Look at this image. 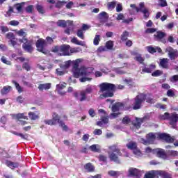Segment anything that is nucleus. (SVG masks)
<instances>
[{
    "label": "nucleus",
    "mask_w": 178,
    "mask_h": 178,
    "mask_svg": "<svg viewBox=\"0 0 178 178\" xmlns=\"http://www.w3.org/2000/svg\"><path fill=\"white\" fill-rule=\"evenodd\" d=\"M72 67L74 77L79 79V77L81 76L79 79L81 83H86V81H91L92 80L91 74H92V70H94L93 67L80 69L79 68V61L77 60L73 63Z\"/></svg>",
    "instance_id": "obj_1"
},
{
    "label": "nucleus",
    "mask_w": 178,
    "mask_h": 178,
    "mask_svg": "<svg viewBox=\"0 0 178 178\" xmlns=\"http://www.w3.org/2000/svg\"><path fill=\"white\" fill-rule=\"evenodd\" d=\"M99 88L101 92H104L99 95V98L100 99H104V98H112V97L115 95L116 88L118 90H123L124 86L118 85V87H116V85L113 83L104 82L99 85Z\"/></svg>",
    "instance_id": "obj_2"
},
{
    "label": "nucleus",
    "mask_w": 178,
    "mask_h": 178,
    "mask_svg": "<svg viewBox=\"0 0 178 178\" xmlns=\"http://www.w3.org/2000/svg\"><path fill=\"white\" fill-rule=\"evenodd\" d=\"M145 101L147 104H155V100L153 98H147V95L145 93H139L135 97V98H134L132 109L134 111H138V109H141V106H143V104H144Z\"/></svg>",
    "instance_id": "obj_3"
},
{
    "label": "nucleus",
    "mask_w": 178,
    "mask_h": 178,
    "mask_svg": "<svg viewBox=\"0 0 178 178\" xmlns=\"http://www.w3.org/2000/svg\"><path fill=\"white\" fill-rule=\"evenodd\" d=\"M109 152L108 158L111 162H115V163H120V159L119 156H123V154L118 145H113L108 147Z\"/></svg>",
    "instance_id": "obj_4"
},
{
    "label": "nucleus",
    "mask_w": 178,
    "mask_h": 178,
    "mask_svg": "<svg viewBox=\"0 0 178 178\" xmlns=\"http://www.w3.org/2000/svg\"><path fill=\"white\" fill-rule=\"evenodd\" d=\"M158 176L161 178H173L172 174L163 170H150L145 174L144 178H156Z\"/></svg>",
    "instance_id": "obj_5"
},
{
    "label": "nucleus",
    "mask_w": 178,
    "mask_h": 178,
    "mask_svg": "<svg viewBox=\"0 0 178 178\" xmlns=\"http://www.w3.org/2000/svg\"><path fill=\"white\" fill-rule=\"evenodd\" d=\"M91 92H92V86L88 85L85 90H81L80 92L79 95V92H74L73 93V95L74 98H76V99H77L78 101H80V102H83L84 101H86L87 94H91Z\"/></svg>",
    "instance_id": "obj_6"
},
{
    "label": "nucleus",
    "mask_w": 178,
    "mask_h": 178,
    "mask_svg": "<svg viewBox=\"0 0 178 178\" xmlns=\"http://www.w3.org/2000/svg\"><path fill=\"white\" fill-rule=\"evenodd\" d=\"M163 120H169L170 126H176L178 122V114L176 113H165L164 115H161Z\"/></svg>",
    "instance_id": "obj_7"
},
{
    "label": "nucleus",
    "mask_w": 178,
    "mask_h": 178,
    "mask_svg": "<svg viewBox=\"0 0 178 178\" xmlns=\"http://www.w3.org/2000/svg\"><path fill=\"white\" fill-rule=\"evenodd\" d=\"M51 120L53 123H54V126L57 124V123H58V124L60 126V127H62L64 131H67V130H69V127H67L65 124V122H63V120H60V118L59 117V115H58V113H53Z\"/></svg>",
    "instance_id": "obj_8"
},
{
    "label": "nucleus",
    "mask_w": 178,
    "mask_h": 178,
    "mask_svg": "<svg viewBox=\"0 0 178 178\" xmlns=\"http://www.w3.org/2000/svg\"><path fill=\"white\" fill-rule=\"evenodd\" d=\"M35 45H36L37 51L38 52H41L42 54L47 55V51H45V47H47V42H45V40L42 38L38 39L36 41Z\"/></svg>",
    "instance_id": "obj_9"
},
{
    "label": "nucleus",
    "mask_w": 178,
    "mask_h": 178,
    "mask_svg": "<svg viewBox=\"0 0 178 178\" xmlns=\"http://www.w3.org/2000/svg\"><path fill=\"white\" fill-rule=\"evenodd\" d=\"M24 41H25V42H24L22 44L24 51L29 52V54H33V51H34V47H33V40H29L27 38H24Z\"/></svg>",
    "instance_id": "obj_10"
},
{
    "label": "nucleus",
    "mask_w": 178,
    "mask_h": 178,
    "mask_svg": "<svg viewBox=\"0 0 178 178\" xmlns=\"http://www.w3.org/2000/svg\"><path fill=\"white\" fill-rule=\"evenodd\" d=\"M166 37V33L162 32L161 31H157L156 34L154 35V38L155 41H160L163 44H166L168 41L165 38Z\"/></svg>",
    "instance_id": "obj_11"
},
{
    "label": "nucleus",
    "mask_w": 178,
    "mask_h": 178,
    "mask_svg": "<svg viewBox=\"0 0 178 178\" xmlns=\"http://www.w3.org/2000/svg\"><path fill=\"white\" fill-rule=\"evenodd\" d=\"M60 56H70V45L62 44L60 49Z\"/></svg>",
    "instance_id": "obj_12"
},
{
    "label": "nucleus",
    "mask_w": 178,
    "mask_h": 178,
    "mask_svg": "<svg viewBox=\"0 0 178 178\" xmlns=\"http://www.w3.org/2000/svg\"><path fill=\"white\" fill-rule=\"evenodd\" d=\"M165 52H168V55L171 60H176L177 58V50H175L172 47L166 49Z\"/></svg>",
    "instance_id": "obj_13"
},
{
    "label": "nucleus",
    "mask_w": 178,
    "mask_h": 178,
    "mask_svg": "<svg viewBox=\"0 0 178 178\" xmlns=\"http://www.w3.org/2000/svg\"><path fill=\"white\" fill-rule=\"evenodd\" d=\"M159 137L161 140H164V141H166V143H168L169 144H172V143L175 141V139L168 134H160Z\"/></svg>",
    "instance_id": "obj_14"
},
{
    "label": "nucleus",
    "mask_w": 178,
    "mask_h": 178,
    "mask_svg": "<svg viewBox=\"0 0 178 178\" xmlns=\"http://www.w3.org/2000/svg\"><path fill=\"white\" fill-rule=\"evenodd\" d=\"M135 120L136 122H133L132 124L134 126V127H136V129H141V124H143V123H144V122H145V120H147V117H143V118H136Z\"/></svg>",
    "instance_id": "obj_15"
},
{
    "label": "nucleus",
    "mask_w": 178,
    "mask_h": 178,
    "mask_svg": "<svg viewBox=\"0 0 178 178\" xmlns=\"http://www.w3.org/2000/svg\"><path fill=\"white\" fill-rule=\"evenodd\" d=\"M109 19V15L106 12L103 11L99 14V22L104 24V23H106Z\"/></svg>",
    "instance_id": "obj_16"
},
{
    "label": "nucleus",
    "mask_w": 178,
    "mask_h": 178,
    "mask_svg": "<svg viewBox=\"0 0 178 178\" xmlns=\"http://www.w3.org/2000/svg\"><path fill=\"white\" fill-rule=\"evenodd\" d=\"M129 177H140V170L134 168H130L128 170Z\"/></svg>",
    "instance_id": "obj_17"
},
{
    "label": "nucleus",
    "mask_w": 178,
    "mask_h": 178,
    "mask_svg": "<svg viewBox=\"0 0 178 178\" xmlns=\"http://www.w3.org/2000/svg\"><path fill=\"white\" fill-rule=\"evenodd\" d=\"M124 108V104L122 102H117L112 106L111 111L112 112H119L120 109Z\"/></svg>",
    "instance_id": "obj_18"
},
{
    "label": "nucleus",
    "mask_w": 178,
    "mask_h": 178,
    "mask_svg": "<svg viewBox=\"0 0 178 178\" xmlns=\"http://www.w3.org/2000/svg\"><path fill=\"white\" fill-rule=\"evenodd\" d=\"M154 152H156V156L159 158H163V159H166L167 155L166 152H165V150L163 149H156L153 150Z\"/></svg>",
    "instance_id": "obj_19"
},
{
    "label": "nucleus",
    "mask_w": 178,
    "mask_h": 178,
    "mask_svg": "<svg viewBox=\"0 0 178 178\" xmlns=\"http://www.w3.org/2000/svg\"><path fill=\"white\" fill-rule=\"evenodd\" d=\"M116 20L120 21L122 20V23H126L127 24H129L130 22H133V18H129L128 19H124V15L123 13H120L116 17Z\"/></svg>",
    "instance_id": "obj_20"
},
{
    "label": "nucleus",
    "mask_w": 178,
    "mask_h": 178,
    "mask_svg": "<svg viewBox=\"0 0 178 178\" xmlns=\"http://www.w3.org/2000/svg\"><path fill=\"white\" fill-rule=\"evenodd\" d=\"M156 66L154 64H150L147 67H143L142 72L143 73H151L152 70H155Z\"/></svg>",
    "instance_id": "obj_21"
},
{
    "label": "nucleus",
    "mask_w": 178,
    "mask_h": 178,
    "mask_svg": "<svg viewBox=\"0 0 178 178\" xmlns=\"http://www.w3.org/2000/svg\"><path fill=\"white\" fill-rule=\"evenodd\" d=\"M159 66L162 69H169V60L168 58L160 59Z\"/></svg>",
    "instance_id": "obj_22"
},
{
    "label": "nucleus",
    "mask_w": 178,
    "mask_h": 178,
    "mask_svg": "<svg viewBox=\"0 0 178 178\" xmlns=\"http://www.w3.org/2000/svg\"><path fill=\"white\" fill-rule=\"evenodd\" d=\"M6 165L8 166V168H10V169H16V168H19V163H15L10 161H6Z\"/></svg>",
    "instance_id": "obj_23"
},
{
    "label": "nucleus",
    "mask_w": 178,
    "mask_h": 178,
    "mask_svg": "<svg viewBox=\"0 0 178 178\" xmlns=\"http://www.w3.org/2000/svg\"><path fill=\"white\" fill-rule=\"evenodd\" d=\"M10 90H12V86H6L1 90V95H6V94H9L10 92Z\"/></svg>",
    "instance_id": "obj_24"
},
{
    "label": "nucleus",
    "mask_w": 178,
    "mask_h": 178,
    "mask_svg": "<svg viewBox=\"0 0 178 178\" xmlns=\"http://www.w3.org/2000/svg\"><path fill=\"white\" fill-rule=\"evenodd\" d=\"M84 169L88 172H94L95 170V167L92 165V163H88L84 165Z\"/></svg>",
    "instance_id": "obj_25"
},
{
    "label": "nucleus",
    "mask_w": 178,
    "mask_h": 178,
    "mask_svg": "<svg viewBox=\"0 0 178 178\" xmlns=\"http://www.w3.org/2000/svg\"><path fill=\"white\" fill-rule=\"evenodd\" d=\"M127 147L128 148V149L134 151L137 148V143L134 141H130L129 143L127 144Z\"/></svg>",
    "instance_id": "obj_26"
},
{
    "label": "nucleus",
    "mask_w": 178,
    "mask_h": 178,
    "mask_svg": "<svg viewBox=\"0 0 178 178\" xmlns=\"http://www.w3.org/2000/svg\"><path fill=\"white\" fill-rule=\"evenodd\" d=\"M51 88V83H47L44 84H40L38 86V90L40 91H44V90H49Z\"/></svg>",
    "instance_id": "obj_27"
},
{
    "label": "nucleus",
    "mask_w": 178,
    "mask_h": 178,
    "mask_svg": "<svg viewBox=\"0 0 178 178\" xmlns=\"http://www.w3.org/2000/svg\"><path fill=\"white\" fill-rule=\"evenodd\" d=\"M12 83L15 86V88L17 90V92H19V94H22V92H23V88H22V86H20V84H19V83H17L15 80H13Z\"/></svg>",
    "instance_id": "obj_28"
},
{
    "label": "nucleus",
    "mask_w": 178,
    "mask_h": 178,
    "mask_svg": "<svg viewBox=\"0 0 178 178\" xmlns=\"http://www.w3.org/2000/svg\"><path fill=\"white\" fill-rule=\"evenodd\" d=\"M29 118L31 120H37L40 118V115L35 114L34 112L30 111L29 113Z\"/></svg>",
    "instance_id": "obj_29"
},
{
    "label": "nucleus",
    "mask_w": 178,
    "mask_h": 178,
    "mask_svg": "<svg viewBox=\"0 0 178 178\" xmlns=\"http://www.w3.org/2000/svg\"><path fill=\"white\" fill-rule=\"evenodd\" d=\"M72 65V60H67L65 62V64H60V67L61 69H63V70H65V69H69L70 67V65Z\"/></svg>",
    "instance_id": "obj_30"
},
{
    "label": "nucleus",
    "mask_w": 178,
    "mask_h": 178,
    "mask_svg": "<svg viewBox=\"0 0 178 178\" xmlns=\"http://www.w3.org/2000/svg\"><path fill=\"white\" fill-rule=\"evenodd\" d=\"M36 10L40 15H44V13H45V9L44 8V6L41 4L36 5Z\"/></svg>",
    "instance_id": "obj_31"
},
{
    "label": "nucleus",
    "mask_w": 178,
    "mask_h": 178,
    "mask_svg": "<svg viewBox=\"0 0 178 178\" xmlns=\"http://www.w3.org/2000/svg\"><path fill=\"white\" fill-rule=\"evenodd\" d=\"M127 38H129V31H124L121 35V37H120L121 41L124 42V41H126Z\"/></svg>",
    "instance_id": "obj_32"
},
{
    "label": "nucleus",
    "mask_w": 178,
    "mask_h": 178,
    "mask_svg": "<svg viewBox=\"0 0 178 178\" xmlns=\"http://www.w3.org/2000/svg\"><path fill=\"white\" fill-rule=\"evenodd\" d=\"M134 59L135 60H136V62H138L141 65H144V60H145V58H143V56H141V54H138L137 56L135 57Z\"/></svg>",
    "instance_id": "obj_33"
},
{
    "label": "nucleus",
    "mask_w": 178,
    "mask_h": 178,
    "mask_svg": "<svg viewBox=\"0 0 178 178\" xmlns=\"http://www.w3.org/2000/svg\"><path fill=\"white\" fill-rule=\"evenodd\" d=\"M55 38H51V36H47L46 38V40L44 41L46 42V45H52L54 44V40Z\"/></svg>",
    "instance_id": "obj_34"
},
{
    "label": "nucleus",
    "mask_w": 178,
    "mask_h": 178,
    "mask_svg": "<svg viewBox=\"0 0 178 178\" xmlns=\"http://www.w3.org/2000/svg\"><path fill=\"white\" fill-rule=\"evenodd\" d=\"M12 133L13 134H14V136H17V137H21V138H22L23 140H26V138H27V134L24 135L22 133H19L15 131H13Z\"/></svg>",
    "instance_id": "obj_35"
},
{
    "label": "nucleus",
    "mask_w": 178,
    "mask_h": 178,
    "mask_svg": "<svg viewBox=\"0 0 178 178\" xmlns=\"http://www.w3.org/2000/svg\"><path fill=\"white\" fill-rule=\"evenodd\" d=\"M66 3V1H57L56 3L55 7L58 9H60L61 8H63V6Z\"/></svg>",
    "instance_id": "obj_36"
},
{
    "label": "nucleus",
    "mask_w": 178,
    "mask_h": 178,
    "mask_svg": "<svg viewBox=\"0 0 178 178\" xmlns=\"http://www.w3.org/2000/svg\"><path fill=\"white\" fill-rule=\"evenodd\" d=\"M23 5H24V2L16 3L14 6L18 12H22L23 10Z\"/></svg>",
    "instance_id": "obj_37"
},
{
    "label": "nucleus",
    "mask_w": 178,
    "mask_h": 178,
    "mask_svg": "<svg viewBox=\"0 0 178 178\" xmlns=\"http://www.w3.org/2000/svg\"><path fill=\"white\" fill-rule=\"evenodd\" d=\"M16 119L17 121L21 120L20 119H25L26 120H29V118L24 115V113H18L16 115Z\"/></svg>",
    "instance_id": "obj_38"
},
{
    "label": "nucleus",
    "mask_w": 178,
    "mask_h": 178,
    "mask_svg": "<svg viewBox=\"0 0 178 178\" xmlns=\"http://www.w3.org/2000/svg\"><path fill=\"white\" fill-rule=\"evenodd\" d=\"M82 49L81 47H74L70 49V54H77L78 52H81Z\"/></svg>",
    "instance_id": "obj_39"
},
{
    "label": "nucleus",
    "mask_w": 178,
    "mask_h": 178,
    "mask_svg": "<svg viewBox=\"0 0 178 178\" xmlns=\"http://www.w3.org/2000/svg\"><path fill=\"white\" fill-rule=\"evenodd\" d=\"M113 45H114L113 41L112 40H108L106 42V48L107 49H110V50L113 49Z\"/></svg>",
    "instance_id": "obj_40"
},
{
    "label": "nucleus",
    "mask_w": 178,
    "mask_h": 178,
    "mask_svg": "<svg viewBox=\"0 0 178 178\" xmlns=\"http://www.w3.org/2000/svg\"><path fill=\"white\" fill-rule=\"evenodd\" d=\"M99 41H101V35H96L93 40L94 45H99Z\"/></svg>",
    "instance_id": "obj_41"
},
{
    "label": "nucleus",
    "mask_w": 178,
    "mask_h": 178,
    "mask_svg": "<svg viewBox=\"0 0 178 178\" xmlns=\"http://www.w3.org/2000/svg\"><path fill=\"white\" fill-rule=\"evenodd\" d=\"M6 37L8 40H10L11 41L12 40H16V36H15V34L12 32H9L6 35Z\"/></svg>",
    "instance_id": "obj_42"
},
{
    "label": "nucleus",
    "mask_w": 178,
    "mask_h": 178,
    "mask_svg": "<svg viewBox=\"0 0 178 178\" xmlns=\"http://www.w3.org/2000/svg\"><path fill=\"white\" fill-rule=\"evenodd\" d=\"M155 138H156V136H155V134H154V133H149L147 135V139L148 140V141H154Z\"/></svg>",
    "instance_id": "obj_43"
},
{
    "label": "nucleus",
    "mask_w": 178,
    "mask_h": 178,
    "mask_svg": "<svg viewBox=\"0 0 178 178\" xmlns=\"http://www.w3.org/2000/svg\"><path fill=\"white\" fill-rule=\"evenodd\" d=\"M71 42H72V44H76V45H81L83 46V42L77 40V38L74 37L72 40H71Z\"/></svg>",
    "instance_id": "obj_44"
},
{
    "label": "nucleus",
    "mask_w": 178,
    "mask_h": 178,
    "mask_svg": "<svg viewBox=\"0 0 178 178\" xmlns=\"http://www.w3.org/2000/svg\"><path fill=\"white\" fill-rule=\"evenodd\" d=\"M123 67L115 68V72L117 74H126V71H124Z\"/></svg>",
    "instance_id": "obj_45"
},
{
    "label": "nucleus",
    "mask_w": 178,
    "mask_h": 178,
    "mask_svg": "<svg viewBox=\"0 0 178 178\" xmlns=\"http://www.w3.org/2000/svg\"><path fill=\"white\" fill-rule=\"evenodd\" d=\"M131 119L129 116H125L122 118V123L123 124H129V123H131Z\"/></svg>",
    "instance_id": "obj_46"
},
{
    "label": "nucleus",
    "mask_w": 178,
    "mask_h": 178,
    "mask_svg": "<svg viewBox=\"0 0 178 178\" xmlns=\"http://www.w3.org/2000/svg\"><path fill=\"white\" fill-rule=\"evenodd\" d=\"M108 174L109 175V176H111V177H118V176L120 175L118 171L113 170L108 171Z\"/></svg>",
    "instance_id": "obj_47"
},
{
    "label": "nucleus",
    "mask_w": 178,
    "mask_h": 178,
    "mask_svg": "<svg viewBox=\"0 0 178 178\" xmlns=\"http://www.w3.org/2000/svg\"><path fill=\"white\" fill-rule=\"evenodd\" d=\"M107 6H108V10H112V9H115V8H116V2L115 1L109 2L107 4Z\"/></svg>",
    "instance_id": "obj_48"
},
{
    "label": "nucleus",
    "mask_w": 178,
    "mask_h": 178,
    "mask_svg": "<svg viewBox=\"0 0 178 178\" xmlns=\"http://www.w3.org/2000/svg\"><path fill=\"white\" fill-rule=\"evenodd\" d=\"M22 69H24L26 72H30V70H31V66L29 63H24L22 65Z\"/></svg>",
    "instance_id": "obj_49"
},
{
    "label": "nucleus",
    "mask_w": 178,
    "mask_h": 178,
    "mask_svg": "<svg viewBox=\"0 0 178 178\" xmlns=\"http://www.w3.org/2000/svg\"><path fill=\"white\" fill-rule=\"evenodd\" d=\"M63 68H57L56 70V74L57 76H63L65 73V70H62Z\"/></svg>",
    "instance_id": "obj_50"
},
{
    "label": "nucleus",
    "mask_w": 178,
    "mask_h": 178,
    "mask_svg": "<svg viewBox=\"0 0 178 178\" xmlns=\"http://www.w3.org/2000/svg\"><path fill=\"white\" fill-rule=\"evenodd\" d=\"M57 26H58V27H66L67 26V24H66V21L65 20H58L57 22Z\"/></svg>",
    "instance_id": "obj_51"
},
{
    "label": "nucleus",
    "mask_w": 178,
    "mask_h": 178,
    "mask_svg": "<svg viewBox=\"0 0 178 178\" xmlns=\"http://www.w3.org/2000/svg\"><path fill=\"white\" fill-rule=\"evenodd\" d=\"M17 35H19V37H23L24 38H26L27 36V33L24 32L23 31V29H20L19 31H18L17 32Z\"/></svg>",
    "instance_id": "obj_52"
},
{
    "label": "nucleus",
    "mask_w": 178,
    "mask_h": 178,
    "mask_svg": "<svg viewBox=\"0 0 178 178\" xmlns=\"http://www.w3.org/2000/svg\"><path fill=\"white\" fill-rule=\"evenodd\" d=\"M76 35L77 37L81 38V40H84V32H83V30L78 29V31H76Z\"/></svg>",
    "instance_id": "obj_53"
},
{
    "label": "nucleus",
    "mask_w": 178,
    "mask_h": 178,
    "mask_svg": "<svg viewBox=\"0 0 178 178\" xmlns=\"http://www.w3.org/2000/svg\"><path fill=\"white\" fill-rule=\"evenodd\" d=\"M147 51L149 52V54H154L156 53V49H155L152 46H147Z\"/></svg>",
    "instance_id": "obj_54"
},
{
    "label": "nucleus",
    "mask_w": 178,
    "mask_h": 178,
    "mask_svg": "<svg viewBox=\"0 0 178 178\" xmlns=\"http://www.w3.org/2000/svg\"><path fill=\"white\" fill-rule=\"evenodd\" d=\"M25 10L26 12V13H33V10H34V6L33 5H29L28 6H26V8H25Z\"/></svg>",
    "instance_id": "obj_55"
},
{
    "label": "nucleus",
    "mask_w": 178,
    "mask_h": 178,
    "mask_svg": "<svg viewBox=\"0 0 178 178\" xmlns=\"http://www.w3.org/2000/svg\"><path fill=\"white\" fill-rule=\"evenodd\" d=\"M89 149L92 152H99V148L97 147V145H92L89 147Z\"/></svg>",
    "instance_id": "obj_56"
},
{
    "label": "nucleus",
    "mask_w": 178,
    "mask_h": 178,
    "mask_svg": "<svg viewBox=\"0 0 178 178\" xmlns=\"http://www.w3.org/2000/svg\"><path fill=\"white\" fill-rule=\"evenodd\" d=\"M51 52L54 54H58V52H60V46L56 45L51 48Z\"/></svg>",
    "instance_id": "obj_57"
},
{
    "label": "nucleus",
    "mask_w": 178,
    "mask_h": 178,
    "mask_svg": "<svg viewBox=\"0 0 178 178\" xmlns=\"http://www.w3.org/2000/svg\"><path fill=\"white\" fill-rule=\"evenodd\" d=\"M141 12L142 13H143L145 19H148L149 17V11L148 10V9L145 8L141 10Z\"/></svg>",
    "instance_id": "obj_58"
},
{
    "label": "nucleus",
    "mask_w": 178,
    "mask_h": 178,
    "mask_svg": "<svg viewBox=\"0 0 178 178\" xmlns=\"http://www.w3.org/2000/svg\"><path fill=\"white\" fill-rule=\"evenodd\" d=\"M1 60L3 63L5 65H8V66H10L12 65V62L8 60L5 56H2L1 58Z\"/></svg>",
    "instance_id": "obj_59"
},
{
    "label": "nucleus",
    "mask_w": 178,
    "mask_h": 178,
    "mask_svg": "<svg viewBox=\"0 0 178 178\" xmlns=\"http://www.w3.org/2000/svg\"><path fill=\"white\" fill-rule=\"evenodd\" d=\"M134 154L136 156H143V153H141V150H140V149L137 147L134 150Z\"/></svg>",
    "instance_id": "obj_60"
},
{
    "label": "nucleus",
    "mask_w": 178,
    "mask_h": 178,
    "mask_svg": "<svg viewBox=\"0 0 178 178\" xmlns=\"http://www.w3.org/2000/svg\"><path fill=\"white\" fill-rule=\"evenodd\" d=\"M156 31V29L155 28H148L145 30L146 34H152V33H155Z\"/></svg>",
    "instance_id": "obj_61"
},
{
    "label": "nucleus",
    "mask_w": 178,
    "mask_h": 178,
    "mask_svg": "<svg viewBox=\"0 0 178 178\" xmlns=\"http://www.w3.org/2000/svg\"><path fill=\"white\" fill-rule=\"evenodd\" d=\"M162 71L161 70H156L154 71L152 74V76L153 77H158L159 76H161V74H162Z\"/></svg>",
    "instance_id": "obj_62"
},
{
    "label": "nucleus",
    "mask_w": 178,
    "mask_h": 178,
    "mask_svg": "<svg viewBox=\"0 0 178 178\" xmlns=\"http://www.w3.org/2000/svg\"><path fill=\"white\" fill-rule=\"evenodd\" d=\"M167 96L170 97H173L175 96V91H173L172 89H168L167 91Z\"/></svg>",
    "instance_id": "obj_63"
},
{
    "label": "nucleus",
    "mask_w": 178,
    "mask_h": 178,
    "mask_svg": "<svg viewBox=\"0 0 178 178\" xmlns=\"http://www.w3.org/2000/svg\"><path fill=\"white\" fill-rule=\"evenodd\" d=\"M19 24V21H16V20L10 21L8 23L10 26H17Z\"/></svg>",
    "instance_id": "obj_64"
}]
</instances>
